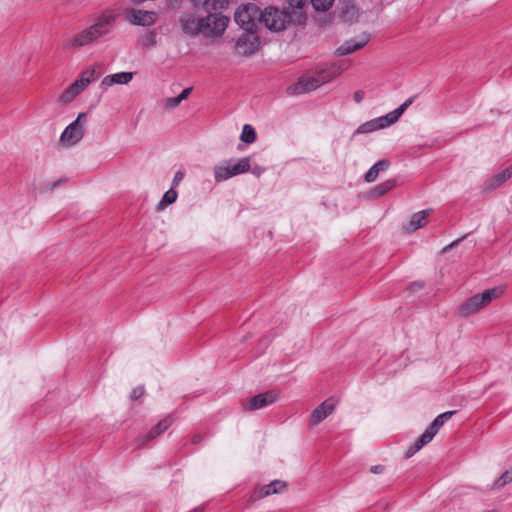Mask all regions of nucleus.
Masks as SVG:
<instances>
[{
	"label": "nucleus",
	"instance_id": "obj_34",
	"mask_svg": "<svg viewBox=\"0 0 512 512\" xmlns=\"http://www.w3.org/2000/svg\"><path fill=\"white\" fill-rule=\"evenodd\" d=\"M181 103L180 99L177 97L167 98L164 100L165 108L172 109L177 107Z\"/></svg>",
	"mask_w": 512,
	"mask_h": 512
},
{
	"label": "nucleus",
	"instance_id": "obj_17",
	"mask_svg": "<svg viewBox=\"0 0 512 512\" xmlns=\"http://www.w3.org/2000/svg\"><path fill=\"white\" fill-rule=\"evenodd\" d=\"M82 91L83 89H80L79 84L74 81L58 97V102L63 105H67L71 103Z\"/></svg>",
	"mask_w": 512,
	"mask_h": 512
},
{
	"label": "nucleus",
	"instance_id": "obj_1",
	"mask_svg": "<svg viewBox=\"0 0 512 512\" xmlns=\"http://www.w3.org/2000/svg\"><path fill=\"white\" fill-rule=\"evenodd\" d=\"M117 19L118 14L114 9L107 8L103 10L92 25L68 38L65 41V47L69 49L81 48L96 42L99 38L111 32Z\"/></svg>",
	"mask_w": 512,
	"mask_h": 512
},
{
	"label": "nucleus",
	"instance_id": "obj_9",
	"mask_svg": "<svg viewBox=\"0 0 512 512\" xmlns=\"http://www.w3.org/2000/svg\"><path fill=\"white\" fill-rule=\"evenodd\" d=\"M173 422L174 418L171 415H168L161 419L154 427L151 428V430L147 434L139 436L136 439L137 447L143 448L146 445H148L150 441L164 433L173 424Z\"/></svg>",
	"mask_w": 512,
	"mask_h": 512
},
{
	"label": "nucleus",
	"instance_id": "obj_14",
	"mask_svg": "<svg viewBox=\"0 0 512 512\" xmlns=\"http://www.w3.org/2000/svg\"><path fill=\"white\" fill-rule=\"evenodd\" d=\"M258 47V39L256 36L245 34L238 38L236 48L240 54L250 55L253 54Z\"/></svg>",
	"mask_w": 512,
	"mask_h": 512
},
{
	"label": "nucleus",
	"instance_id": "obj_11",
	"mask_svg": "<svg viewBox=\"0 0 512 512\" xmlns=\"http://www.w3.org/2000/svg\"><path fill=\"white\" fill-rule=\"evenodd\" d=\"M129 22L137 26H152L156 23L157 15L154 11L130 9L127 12Z\"/></svg>",
	"mask_w": 512,
	"mask_h": 512
},
{
	"label": "nucleus",
	"instance_id": "obj_7",
	"mask_svg": "<svg viewBox=\"0 0 512 512\" xmlns=\"http://www.w3.org/2000/svg\"><path fill=\"white\" fill-rule=\"evenodd\" d=\"M260 8L254 3L239 7L234 15L235 22L245 31L252 32L260 23Z\"/></svg>",
	"mask_w": 512,
	"mask_h": 512
},
{
	"label": "nucleus",
	"instance_id": "obj_31",
	"mask_svg": "<svg viewBox=\"0 0 512 512\" xmlns=\"http://www.w3.org/2000/svg\"><path fill=\"white\" fill-rule=\"evenodd\" d=\"M334 0H311L312 6L317 11H327L332 6Z\"/></svg>",
	"mask_w": 512,
	"mask_h": 512
},
{
	"label": "nucleus",
	"instance_id": "obj_38",
	"mask_svg": "<svg viewBox=\"0 0 512 512\" xmlns=\"http://www.w3.org/2000/svg\"><path fill=\"white\" fill-rule=\"evenodd\" d=\"M184 174L181 171H177L174 175L172 186L171 187H177L179 183L183 180Z\"/></svg>",
	"mask_w": 512,
	"mask_h": 512
},
{
	"label": "nucleus",
	"instance_id": "obj_4",
	"mask_svg": "<svg viewBox=\"0 0 512 512\" xmlns=\"http://www.w3.org/2000/svg\"><path fill=\"white\" fill-rule=\"evenodd\" d=\"M87 124V114L81 112L77 118L70 123L60 136V143L65 147H71L79 143L84 134Z\"/></svg>",
	"mask_w": 512,
	"mask_h": 512
},
{
	"label": "nucleus",
	"instance_id": "obj_22",
	"mask_svg": "<svg viewBox=\"0 0 512 512\" xmlns=\"http://www.w3.org/2000/svg\"><path fill=\"white\" fill-rule=\"evenodd\" d=\"M178 197V193L174 187H171L168 191H166L162 197V199L157 204V211H163L167 206L173 204Z\"/></svg>",
	"mask_w": 512,
	"mask_h": 512
},
{
	"label": "nucleus",
	"instance_id": "obj_13",
	"mask_svg": "<svg viewBox=\"0 0 512 512\" xmlns=\"http://www.w3.org/2000/svg\"><path fill=\"white\" fill-rule=\"evenodd\" d=\"M335 406L336 402L333 399H327L319 406H317L311 414V425L317 426L319 423H321L334 411Z\"/></svg>",
	"mask_w": 512,
	"mask_h": 512
},
{
	"label": "nucleus",
	"instance_id": "obj_41",
	"mask_svg": "<svg viewBox=\"0 0 512 512\" xmlns=\"http://www.w3.org/2000/svg\"><path fill=\"white\" fill-rule=\"evenodd\" d=\"M461 240H462V239H457V240L453 241L452 243H450L449 245L445 246V247L443 248V251H442V252H443V253L448 252L451 248H453V247L457 246V245L461 242Z\"/></svg>",
	"mask_w": 512,
	"mask_h": 512
},
{
	"label": "nucleus",
	"instance_id": "obj_30",
	"mask_svg": "<svg viewBox=\"0 0 512 512\" xmlns=\"http://www.w3.org/2000/svg\"><path fill=\"white\" fill-rule=\"evenodd\" d=\"M442 426L443 424L436 417L422 435H428L427 440L430 442Z\"/></svg>",
	"mask_w": 512,
	"mask_h": 512
},
{
	"label": "nucleus",
	"instance_id": "obj_43",
	"mask_svg": "<svg viewBox=\"0 0 512 512\" xmlns=\"http://www.w3.org/2000/svg\"><path fill=\"white\" fill-rule=\"evenodd\" d=\"M383 470H384V467L382 465H375V466H372L370 469V471L375 474L381 473Z\"/></svg>",
	"mask_w": 512,
	"mask_h": 512
},
{
	"label": "nucleus",
	"instance_id": "obj_2",
	"mask_svg": "<svg viewBox=\"0 0 512 512\" xmlns=\"http://www.w3.org/2000/svg\"><path fill=\"white\" fill-rule=\"evenodd\" d=\"M502 294V287H493L487 289L480 294H476L470 297L464 303H462L458 308V313L462 317H468L478 312L483 307L487 306L492 300L499 298Z\"/></svg>",
	"mask_w": 512,
	"mask_h": 512
},
{
	"label": "nucleus",
	"instance_id": "obj_26",
	"mask_svg": "<svg viewBox=\"0 0 512 512\" xmlns=\"http://www.w3.org/2000/svg\"><path fill=\"white\" fill-rule=\"evenodd\" d=\"M512 482V468L503 472L492 484V489H501Z\"/></svg>",
	"mask_w": 512,
	"mask_h": 512
},
{
	"label": "nucleus",
	"instance_id": "obj_36",
	"mask_svg": "<svg viewBox=\"0 0 512 512\" xmlns=\"http://www.w3.org/2000/svg\"><path fill=\"white\" fill-rule=\"evenodd\" d=\"M377 178V173H375V171L372 168H370L364 175V179L368 183L376 181Z\"/></svg>",
	"mask_w": 512,
	"mask_h": 512
},
{
	"label": "nucleus",
	"instance_id": "obj_32",
	"mask_svg": "<svg viewBox=\"0 0 512 512\" xmlns=\"http://www.w3.org/2000/svg\"><path fill=\"white\" fill-rule=\"evenodd\" d=\"M376 130H377V128H376L375 123H374V121L372 119L370 121H367V122L361 124L357 128L355 133L356 134H367V133H371V132L376 131Z\"/></svg>",
	"mask_w": 512,
	"mask_h": 512
},
{
	"label": "nucleus",
	"instance_id": "obj_46",
	"mask_svg": "<svg viewBox=\"0 0 512 512\" xmlns=\"http://www.w3.org/2000/svg\"><path fill=\"white\" fill-rule=\"evenodd\" d=\"M194 5H197L200 0H191Z\"/></svg>",
	"mask_w": 512,
	"mask_h": 512
},
{
	"label": "nucleus",
	"instance_id": "obj_39",
	"mask_svg": "<svg viewBox=\"0 0 512 512\" xmlns=\"http://www.w3.org/2000/svg\"><path fill=\"white\" fill-rule=\"evenodd\" d=\"M192 91V88L191 87H188V88H185L181 93L180 95L178 96V98L180 99V101L182 102L183 100L187 99L188 96L190 95Z\"/></svg>",
	"mask_w": 512,
	"mask_h": 512
},
{
	"label": "nucleus",
	"instance_id": "obj_28",
	"mask_svg": "<svg viewBox=\"0 0 512 512\" xmlns=\"http://www.w3.org/2000/svg\"><path fill=\"white\" fill-rule=\"evenodd\" d=\"M373 121L377 130L387 128L390 125L396 123V120L391 116V112L384 116L374 118Z\"/></svg>",
	"mask_w": 512,
	"mask_h": 512
},
{
	"label": "nucleus",
	"instance_id": "obj_6",
	"mask_svg": "<svg viewBox=\"0 0 512 512\" xmlns=\"http://www.w3.org/2000/svg\"><path fill=\"white\" fill-rule=\"evenodd\" d=\"M229 18L222 13H209L205 17H201V35L206 38H218L223 35L228 24Z\"/></svg>",
	"mask_w": 512,
	"mask_h": 512
},
{
	"label": "nucleus",
	"instance_id": "obj_16",
	"mask_svg": "<svg viewBox=\"0 0 512 512\" xmlns=\"http://www.w3.org/2000/svg\"><path fill=\"white\" fill-rule=\"evenodd\" d=\"M368 42V38L365 36L362 40L358 41L355 39H350L344 42L341 46L337 48V53L339 55H347L353 53L366 45Z\"/></svg>",
	"mask_w": 512,
	"mask_h": 512
},
{
	"label": "nucleus",
	"instance_id": "obj_40",
	"mask_svg": "<svg viewBox=\"0 0 512 512\" xmlns=\"http://www.w3.org/2000/svg\"><path fill=\"white\" fill-rule=\"evenodd\" d=\"M264 171H265V168L258 166V165L254 166L251 170L252 174H254L257 177H260Z\"/></svg>",
	"mask_w": 512,
	"mask_h": 512
},
{
	"label": "nucleus",
	"instance_id": "obj_44",
	"mask_svg": "<svg viewBox=\"0 0 512 512\" xmlns=\"http://www.w3.org/2000/svg\"><path fill=\"white\" fill-rule=\"evenodd\" d=\"M362 99H363V92H362V91H356V92L354 93V100H355L357 103H359V102H361V101H362Z\"/></svg>",
	"mask_w": 512,
	"mask_h": 512
},
{
	"label": "nucleus",
	"instance_id": "obj_45",
	"mask_svg": "<svg viewBox=\"0 0 512 512\" xmlns=\"http://www.w3.org/2000/svg\"><path fill=\"white\" fill-rule=\"evenodd\" d=\"M202 439H203V436L201 434H195L192 437V443L198 444L202 441Z\"/></svg>",
	"mask_w": 512,
	"mask_h": 512
},
{
	"label": "nucleus",
	"instance_id": "obj_5",
	"mask_svg": "<svg viewBox=\"0 0 512 512\" xmlns=\"http://www.w3.org/2000/svg\"><path fill=\"white\" fill-rule=\"evenodd\" d=\"M291 22V16L285 10L275 7H267L261 12L260 23L273 32H280L286 29Z\"/></svg>",
	"mask_w": 512,
	"mask_h": 512
},
{
	"label": "nucleus",
	"instance_id": "obj_42",
	"mask_svg": "<svg viewBox=\"0 0 512 512\" xmlns=\"http://www.w3.org/2000/svg\"><path fill=\"white\" fill-rule=\"evenodd\" d=\"M289 5L295 8H302L303 0H289Z\"/></svg>",
	"mask_w": 512,
	"mask_h": 512
},
{
	"label": "nucleus",
	"instance_id": "obj_21",
	"mask_svg": "<svg viewBox=\"0 0 512 512\" xmlns=\"http://www.w3.org/2000/svg\"><path fill=\"white\" fill-rule=\"evenodd\" d=\"M396 186L395 179H388L371 190V196L374 198L380 197L391 191Z\"/></svg>",
	"mask_w": 512,
	"mask_h": 512
},
{
	"label": "nucleus",
	"instance_id": "obj_3",
	"mask_svg": "<svg viewBox=\"0 0 512 512\" xmlns=\"http://www.w3.org/2000/svg\"><path fill=\"white\" fill-rule=\"evenodd\" d=\"M250 168L249 157H243L236 163H232V160L223 161L214 166V179L217 183H220L234 176L246 173Z\"/></svg>",
	"mask_w": 512,
	"mask_h": 512
},
{
	"label": "nucleus",
	"instance_id": "obj_8",
	"mask_svg": "<svg viewBox=\"0 0 512 512\" xmlns=\"http://www.w3.org/2000/svg\"><path fill=\"white\" fill-rule=\"evenodd\" d=\"M331 77L327 76L325 73H319L317 75L311 76H303L301 77L296 84L289 87V90L292 94H302L313 91L328 82Z\"/></svg>",
	"mask_w": 512,
	"mask_h": 512
},
{
	"label": "nucleus",
	"instance_id": "obj_15",
	"mask_svg": "<svg viewBox=\"0 0 512 512\" xmlns=\"http://www.w3.org/2000/svg\"><path fill=\"white\" fill-rule=\"evenodd\" d=\"M133 72H118L105 76L101 81V88L108 89L115 84H128L133 79Z\"/></svg>",
	"mask_w": 512,
	"mask_h": 512
},
{
	"label": "nucleus",
	"instance_id": "obj_12",
	"mask_svg": "<svg viewBox=\"0 0 512 512\" xmlns=\"http://www.w3.org/2000/svg\"><path fill=\"white\" fill-rule=\"evenodd\" d=\"M179 23L183 33L190 37L201 34V18L192 13H185L179 18Z\"/></svg>",
	"mask_w": 512,
	"mask_h": 512
},
{
	"label": "nucleus",
	"instance_id": "obj_29",
	"mask_svg": "<svg viewBox=\"0 0 512 512\" xmlns=\"http://www.w3.org/2000/svg\"><path fill=\"white\" fill-rule=\"evenodd\" d=\"M416 95L409 97L406 99L398 108L391 111V116L398 121L401 115L405 112V110L414 102Z\"/></svg>",
	"mask_w": 512,
	"mask_h": 512
},
{
	"label": "nucleus",
	"instance_id": "obj_33",
	"mask_svg": "<svg viewBox=\"0 0 512 512\" xmlns=\"http://www.w3.org/2000/svg\"><path fill=\"white\" fill-rule=\"evenodd\" d=\"M390 167V161L387 159H381L376 162L371 168L377 173V176L380 172L386 171Z\"/></svg>",
	"mask_w": 512,
	"mask_h": 512
},
{
	"label": "nucleus",
	"instance_id": "obj_10",
	"mask_svg": "<svg viewBox=\"0 0 512 512\" xmlns=\"http://www.w3.org/2000/svg\"><path fill=\"white\" fill-rule=\"evenodd\" d=\"M277 399V392H275L274 390H269L252 397L243 405V408L244 410L248 411L262 409L274 403Z\"/></svg>",
	"mask_w": 512,
	"mask_h": 512
},
{
	"label": "nucleus",
	"instance_id": "obj_20",
	"mask_svg": "<svg viewBox=\"0 0 512 512\" xmlns=\"http://www.w3.org/2000/svg\"><path fill=\"white\" fill-rule=\"evenodd\" d=\"M99 73L96 72L95 67H91L83 71L80 78L75 82L79 84L80 89H85L91 82L95 81L99 77Z\"/></svg>",
	"mask_w": 512,
	"mask_h": 512
},
{
	"label": "nucleus",
	"instance_id": "obj_27",
	"mask_svg": "<svg viewBox=\"0 0 512 512\" xmlns=\"http://www.w3.org/2000/svg\"><path fill=\"white\" fill-rule=\"evenodd\" d=\"M242 142L251 144L256 140V132L255 129L249 125L245 124L242 129V133L240 136Z\"/></svg>",
	"mask_w": 512,
	"mask_h": 512
},
{
	"label": "nucleus",
	"instance_id": "obj_18",
	"mask_svg": "<svg viewBox=\"0 0 512 512\" xmlns=\"http://www.w3.org/2000/svg\"><path fill=\"white\" fill-rule=\"evenodd\" d=\"M286 489V483L280 480H274L270 484L263 486L258 492L257 497L262 498L271 494L281 493Z\"/></svg>",
	"mask_w": 512,
	"mask_h": 512
},
{
	"label": "nucleus",
	"instance_id": "obj_37",
	"mask_svg": "<svg viewBox=\"0 0 512 512\" xmlns=\"http://www.w3.org/2000/svg\"><path fill=\"white\" fill-rule=\"evenodd\" d=\"M455 413V411H447L438 415L437 419L444 425V423L447 422Z\"/></svg>",
	"mask_w": 512,
	"mask_h": 512
},
{
	"label": "nucleus",
	"instance_id": "obj_23",
	"mask_svg": "<svg viewBox=\"0 0 512 512\" xmlns=\"http://www.w3.org/2000/svg\"><path fill=\"white\" fill-rule=\"evenodd\" d=\"M512 176V169L508 168L497 175H495L489 182H487V186L490 189H495L502 185L505 181H507Z\"/></svg>",
	"mask_w": 512,
	"mask_h": 512
},
{
	"label": "nucleus",
	"instance_id": "obj_25",
	"mask_svg": "<svg viewBox=\"0 0 512 512\" xmlns=\"http://www.w3.org/2000/svg\"><path fill=\"white\" fill-rule=\"evenodd\" d=\"M428 435H421L413 445H411L407 451L405 452L406 458L412 457L415 453H417L422 447L429 443L427 440Z\"/></svg>",
	"mask_w": 512,
	"mask_h": 512
},
{
	"label": "nucleus",
	"instance_id": "obj_19",
	"mask_svg": "<svg viewBox=\"0 0 512 512\" xmlns=\"http://www.w3.org/2000/svg\"><path fill=\"white\" fill-rule=\"evenodd\" d=\"M429 216V210H423L420 212L415 213L409 222V231H416L422 227H424L427 224V219Z\"/></svg>",
	"mask_w": 512,
	"mask_h": 512
},
{
	"label": "nucleus",
	"instance_id": "obj_35",
	"mask_svg": "<svg viewBox=\"0 0 512 512\" xmlns=\"http://www.w3.org/2000/svg\"><path fill=\"white\" fill-rule=\"evenodd\" d=\"M143 394H144V387L138 386L132 390L130 397L132 400H137L140 397H142Z\"/></svg>",
	"mask_w": 512,
	"mask_h": 512
},
{
	"label": "nucleus",
	"instance_id": "obj_24",
	"mask_svg": "<svg viewBox=\"0 0 512 512\" xmlns=\"http://www.w3.org/2000/svg\"><path fill=\"white\" fill-rule=\"evenodd\" d=\"M228 0H205L204 5L206 10L209 13H221V11L225 10L228 7Z\"/></svg>",
	"mask_w": 512,
	"mask_h": 512
}]
</instances>
